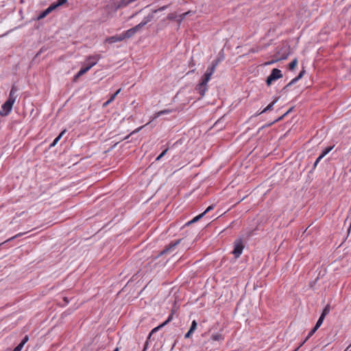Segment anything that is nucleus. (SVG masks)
Returning a JSON list of instances; mask_svg holds the SVG:
<instances>
[{
    "label": "nucleus",
    "instance_id": "55",
    "mask_svg": "<svg viewBox=\"0 0 351 351\" xmlns=\"http://www.w3.org/2000/svg\"><path fill=\"white\" fill-rule=\"evenodd\" d=\"M288 88H285V86L282 88V90H287Z\"/></svg>",
    "mask_w": 351,
    "mask_h": 351
},
{
    "label": "nucleus",
    "instance_id": "11",
    "mask_svg": "<svg viewBox=\"0 0 351 351\" xmlns=\"http://www.w3.org/2000/svg\"><path fill=\"white\" fill-rule=\"evenodd\" d=\"M87 65L86 66L90 70L93 66L97 64V58L95 56H88L86 59Z\"/></svg>",
    "mask_w": 351,
    "mask_h": 351
},
{
    "label": "nucleus",
    "instance_id": "35",
    "mask_svg": "<svg viewBox=\"0 0 351 351\" xmlns=\"http://www.w3.org/2000/svg\"><path fill=\"white\" fill-rule=\"evenodd\" d=\"M28 340H29V337H28V335H25V336L23 338L22 341H21V343H21V344H23V346H24V345H25V344L28 341Z\"/></svg>",
    "mask_w": 351,
    "mask_h": 351
},
{
    "label": "nucleus",
    "instance_id": "21",
    "mask_svg": "<svg viewBox=\"0 0 351 351\" xmlns=\"http://www.w3.org/2000/svg\"><path fill=\"white\" fill-rule=\"evenodd\" d=\"M330 311V304H327L324 308L321 315L325 317L329 313Z\"/></svg>",
    "mask_w": 351,
    "mask_h": 351
},
{
    "label": "nucleus",
    "instance_id": "24",
    "mask_svg": "<svg viewBox=\"0 0 351 351\" xmlns=\"http://www.w3.org/2000/svg\"><path fill=\"white\" fill-rule=\"evenodd\" d=\"M178 19V15H177L176 13H170L167 16V19H168L169 21H173V20L177 21Z\"/></svg>",
    "mask_w": 351,
    "mask_h": 351
},
{
    "label": "nucleus",
    "instance_id": "10",
    "mask_svg": "<svg viewBox=\"0 0 351 351\" xmlns=\"http://www.w3.org/2000/svg\"><path fill=\"white\" fill-rule=\"evenodd\" d=\"M318 328H316V326H315L311 330V331L308 332L307 337H306V339L300 343V345L293 350V351H298V349L302 346V345L311 337L313 335V334L317 330Z\"/></svg>",
    "mask_w": 351,
    "mask_h": 351
},
{
    "label": "nucleus",
    "instance_id": "56",
    "mask_svg": "<svg viewBox=\"0 0 351 351\" xmlns=\"http://www.w3.org/2000/svg\"><path fill=\"white\" fill-rule=\"evenodd\" d=\"M288 88H285V86L282 88V90H287Z\"/></svg>",
    "mask_w": 351,
    "mask_h": 351
},
{
    "label": "nucleus",
    "instance_id": "52",
    "mask_svg": "<svg viewBox=\"0 0 351 351\" xmlns=\"http://www.w3.org/2000/svg\"><path fill=\"white\" fill-rule=\"evenodd\" d=\"M64 300L66 302V303H68V302H69V300H68L67 298H64Z\"/></svg>",
    "mask_w": 351,
    "mask_h": 351
},
{
    "label": "nucleus",
    "instance_id": "25",
    "mask_svg": "<svg viewBox=\"0 0 351 351\" xmlns=\"http://www.w3.org/2000/svg\"><path fill=\"white\" fill-rule=\"evenodd\" d=\"M145 25V23L141 21L140 23H138L136 26L133 27L132 28L134 29V30L136 33L137 32L140 31L142 29V27H144Z\"/></svg>",
    "mask_w": 351,
    "mask_h": 351
},
{
    "label": "nucleus",
    "instance_id": "7",
    "mask_svg": "<svg viewBox=\"0 0 351 351\" xmlns=\"http://www.w3.org/2000/svg\"><path fill=\"white\" fill-rule=\"evenodd\" d=\"M168 5H164L160 7L158 9L154 10L152 13L149 14L147 16H146L143 20L142 21L143 23H145V25H147L149 22L153 21L155 19L154 14L157 13L158 12L163 11L165 9H167Z\"/></svg>",
    "mask_w": 351,
    "mask_h": 351
},
{
    "label": "nucleus",
    "instance_id": "9",
    "mask_svg": "<svg viewBox=\"0 0 351 351\" xmlns=\"http://www.w3.org/2000/svg\"><path fill=\"white\" fill-rule=\"evenodd\" d=\"M123 39L122 34L120 35H115L108 37L106 39V42L108 43H114L117 42L122 41Z\"/></svg>",
    "mask_w": 351,
    "mask_h": 351
},
{
    "label": "nucleus",
    "instance_id": "34",
    "mask_svg": "<svg viewBox=\"0 0 351 351\" xmlns=\"http://www.w3.org/2000/svg\"><path fill=\"white\" fill-rule=\"evenodd\" d=\"M66 2H67V0H57V1L56 3L60 7V6L65 4Z\"/></svg>",
    "mask_w": 351,
    "mask_h": 351
},
{
    "label": "nucleus",
    "instance_id": "36",
    "mask_svg": "<svg viewBox=\"0 0 351 351\" xmlns=\"http://www.w3.org/2000/svg\"><path fill=\"white\" fill-rule=\"evenodd\" d=\"M24 346H23V344H21L19 343V345H17L14 349L13 350V351H21L22 348H23Z\"/></svg>",
    "mask_w": 351,
    "mask_h": 351
},
{
    "label": "nucleus",
    "instance_id": "32",
    "mask_svg": "<svg viewBox=\"0 0 351 351\" xmlns=\"http://www.w3.org/2000/svg\"><path fill=\"white\" fill-rule=\"evenodd\" d=\"M171 112H172V110H169V109L161 110L159 112H158V117H159V116H160L162 114H169Z\"/></svg>",
    "mask_w": 351,
    "mask_h": 351
},
{
    "label": "nucleus",
    "instance_id": "40",
    "mask_svg": "<svg viewBox=\"0 0 351 351\" xmlns=\"http://www.w3.org/2000/svg\"><path fill=\"white\" fill-rule=\"evenodd\" d=\"M193 333V332H191V330H189V331L185 334L184 338H186V339L190 338Z\"/></svg>",
    "mask_w": 351,
    "mask_h": 351
},
{
    "label": "nucleus",
    "instance_id": "37",
    "mask_svg": "<svg viewBox=\"0 0 351 351\" xmlns=\"http://www.w3.org/2000/svg\"><path fill=\"white\" fill-rule=\"evenodd\" d=\"M220 62H220V60H219L218 58H216V59H215V60L212 62L211 64H213V66H215V67H217V65H218Z\"/></svg>",
    "mask_w": 351,
    "mask_h": 351
},
{
    "label": "nucleus",
    "instance_id": "23",
    "mask_svg": "<svg viewBox=\"0 0 351 351\" xmlns=\"http://www.w3.org/2000/svg\"><path fill=\"white\" fill-rule=\"evenodd\" d=\"M298 64V60L297 58L293 59L289 64V69L292 71L293 70Z\"/></svg>",
    "mask_w": 351,
    "mask_h": 351
},
{
    "label": "nucleus",
    "instance_id": "17",
    "mask_svg": "<svg viewBox=\"0 0 351 351\" xmlns=\"http://www.w3.org/2000/svg\"><path fill=\"white\" fill-rule=\"evenodd\" d=\"M66 132V130H62L60 134L53 140V141L50 144L49 147H52L55 146L57 143L60 140L63 134Z\"/></svg>",
    "mask_w": 351,
    "mask_h": 351
},
{
    "label": "nucleus",
    "instance_id": "16",
    "mask_svg": "<svg viewBox=\"0 0 351 351\" xmlns=\"http://www.w3.org/2000/svg\"><path fill=\"white\" fill-rule=\"evenodd\" d=\"M203 217H204V213H201V214L198 215L197 216L195 217L193 219H191V221H189L187 223H186L184 224V226H189V225H191L192 223H194L198 221Z\"/></svg>",
    "mask_w": 351,
    "mask_h": 351
},
{
    "label": "nucleus",
    "instance_id": "19",
    "mask_svg": "<svg viewBox=\"0 0 351 351\" xmlns=\"http://www.w3.org/2000/svg\"><path fill=\"white\" fill-rule=\"evenodd\" d=\"M305 73H306L305 69L304 68H302V69L299 73L298 75L292 80V82H297L299 80H300L304 76Z\"/></svg>",
    "mask_w": 351,
    "mask_h": 351
},
{
    "label": "nucleus",
    "instance_id": "20",
    "mask_svg": "<svg viewBox=\"0 0 351 351\" xmlns=\"http://www.w3.org/2000/svg\"><path fill=\"white\" fill-rule=\"evenodd\" d=\"M333 147H334V146H328V147H326L322 151V152L321 153V154L319 156L323 158L326 154H328L332 149Z\"/></svg>",
    "mask_w": 351,
    "mask_h": 351
},
{
    "label": "nucleus",
    "instance_id": "5",
    "mask_svg": "<svg viewBox=\"0 0 351 351\" xmlns=\"http://www.w3.org/2000/svg\"><path fill=\"white\" fill-rule=\"evenodd\" d=\"M173 313L172 312L168 317V318L167 319L166 321H165L163 323H162L161 324H160L159 326H158L157 327H155L154 328H153L151 332H149V336L147 337V340L148 341L150 338H151V336L152 335V334H154V332H157L159 329L162 328V327H164L165 325H167L168 323H169L172 319H173ZM147 344H148V342L146 341L145 342V346H144V349H143V351H145L147 348Z\"/></svg>",
    "mask_w": 351,
    "mask_h": 351
},
{
    "label": "nucleus",
    "instance_id": "43",
    "mask_svg": "<svg viewBox=\"0 0 351 351\" xmlns=\"http://www.w3.org/2000/svg\"><path fill=\"white\" fill-rule=\"evenodd\" d=\"M141 128H138L137 130L133 131L132 132H131L129 135H128L127 136H125L123 139H128L129 138V136L134 134V133H136V132H138Z\"/></svg>",
    "mask_w": 351,
    "mask_h": 351
},
{
    "label": "nucleus",
    "instance_id": "44",
    "mask_svg": "<svg viewBox=\"0 0 351 351\" xmlns=\"http://www.w3.org/2000/svg\"><path fill=\"white\" fill-rule=\"evenodd\" d=\"M6 101H8V103H10V104H12L13 106V104H14L15 101H14L13 99H11L10 98H8V99L6 100Z\"/></svg>",
    "mask_w": 351,
    "mask_h": 351
},
{
    "label": "nucleus",
    "instance_id": "50",
    "mask_svg": "<svg viewBox=\"0 0 351 351\" xmlns=\"http://www.w3.org/2000/svg\"><path fill=\"white\" fill-rule=\"evenodd\" d=\"M277 61H278L277 60H271V61H269V62H268L265 63V64H273V63H274V62H277Z\"/></svg>",
    "mask_w": 351,
    "mask_h": 351
},
{
    "label": "nucleus",
    "instance_id": "27",
    "mask_svg": "<svg viewBox=\"0 0 351 351\" xmlns=\"http://www.w3.org/2000/svg\"><path fill=\"white\" fill-rule=\"evenodd\" d=\"M48 15V13L46 11V10H45L44 11L41 12L40 13V14L38 15L37 19L38 20H40V19H44L45 17H46Z\"/></svg>",
    "mask_w": 351,
    "mask_h": 351
},
{
    "label": "nucleus",
    "instance_id": "6",
    "mask_svg": "<svg viewBox=\"0 0 351 351\" xmlns=\"http://www.w3.org/2000/svg\"><path fill=\"white\" fill-rule=\"evenodd\" d=\"M183 241V239H180L173 241H171L169 245H166L165 248L160 252L159 255L162 256L165 254H167L168 252H170L173 250H174L175 247L179 245L180 243H182Z\"/></svg>",
    "mask_w": 351,
    "mask_h": 351
},
{
    "label": "nucleus",
    "instance_id": "1",
    "mask_svg": "<svg viewBox=\"0 0 351 351\" xmlns=\"http://www.w3.org/2000/svg\"><path fill=\"white\" fill-rule=\"evenodd\" d=\"M213 74L206 71L205 73L202 76L200 82L196 85L195 90L199 94L201 97L205 95L206 92L208 90V82L210 80Z\"/></svg>",
    "mask_w": 351,
    "mask_h": 351
},
{
    "label": "nucleus",
    "instance_id": "39",
    "mask_svg": "<svg viewBox=\"0 0 351 351\" xmlns=\"http://www.w3.org/2000/svg\"><path fill=\"white\" fill-rule=\"evenodd\" d=\"M219 60H220V62H222L224 60V56L223 53H219L217 57Z\"/></svg>",
    "mask_w": 351,
    "mask_h": 351
},
{
    "label": "nucleus",
    "instance_id": "42",
    "mask_svg": "<svg viewBox=\"0 0 351 351\" xmlns=\"http://www.w3.org/2000/svg\"><path fill=\"white\" fill-rule=\"evenodd\" d=\"M116 97V94L112 95L108 99V102H112V101H114Z\"/></svg>",
    "mask_w": 351,
    "mask_h": 351
},
{
    "label": "nucleus",
    "instance_id": "54",
    "mask_svg": "<svg viewBox=\"0 0 351 351\" xmlns=\"http://www.w3.org/2000/svg\"><path fill=\"white\" fill-rule=\"evenodd\" d=\"M190 64H191V66H195V63H194V62H191V63H190Z\"/></svg>",
    "mask_w": 351,
    "mask_h": 351
},
{
    "label": "nucleus",
    "instance_id": "28",
    "mask_svg": "<svg viewBox=\"0 0 351 351\" xmlns=\"http://www.w3.org/2000/svg\"><path fill=\"white\" fill-rule=\"evenodd\" d=\"M197 322L195 320H193L191 323V327L189 328V330H191V332H193L196 330L197 328Z\"/></svg>",
    "mask_w": 351,
    "mask_h": 351
},
{
    "label": "nucleus",
    "instance_id": "31",
    "mask_svg": "<svg viewBox=\"0 0 351 351\" xmlns=\"http://www.w3.org/2000/svg\"><path fill=\"white\" fill-rule=\"evenodd\" d=\"M322 159V158L320 156H319L318 158L316 159L315 162H314V165H313V169L311 171V172H312V171L314 170L316 168L317 164L319 162V161Z\"/></svg>",
    "mask_w": 351,
    "mask_h": 351
},
{
    "label": "nucleus",
    "instance_id": "12",
    "mask_svg": "<svg viewBox=\"0 0 351 351\" xmlns=\"http://www.w3.org/2000/svg\"><path fill=\"white\" fill-rule=\"evenodd\" d=\"M136 34L134 29L132 27L127 31L122 33L123 39L130 38Z\"/></svg>",
    "mask_w": 351,
    "mask_h": 351
},
{
    "label": "nucleus",
    "instance_id": "26",
    "mask_svg": "<svg viewBox=\"0 0 351 351\" xmlns=\"http://www.w3.org/2000/svg\"><path fill=\"white\" fill-rule=\"evenodd\" d=\"M324 318L325 317L322 315L319 316V317L315 324L316 328H319L321 326V325L322 324V323L324 320Z\"/></svg>",
    "mask_w": 351,
    "mask_h": 351
},
{
    "label": "nucleus",
    "instance_id": "38",
    "mask_svg": "<svg viewBox=\"0 0 351 351\" xmlns=\"http://www.w3.org/2000/svg\"><path fill=\"white\" fill-rule=\"evenodd\" d=\"M49 6L53 11L59 7L56 2L51 3Z\"/></svg>",
    "mask_w": 351,
    "mask_h": 351
},
{
    "label": "nucleus",
    "instance_id": "14",
    "mask_svg": "<svg viewBox=\"0 0 351 351\" xmlns=\"http://www.w3.org/2000/svg\"><path fill=\"white\" fill-rule=\"evenodd\" d=\"M89 70L88 69V68H86V66L85 67H82L80 69V70L76 73V75H75L74 77H73V81L74 82H76L77 80L82 76L84 74H85L86 72H88Z\"/></svg>",
    "mask_w": 351,
    "mask_h": 351
},
{
    "label": "nucleus",
    "instance_id": "33",
    "mask_svg": "<svg viewBox=\"0 0 351 351\" xmlns=\"http://www.w3.org/2000/svg\"><path fill=\"white\" fill-rule=\"evenodd\" d=\"M23 234H25V232H20V233L16 234L15 236L11 237L10 239H8L6 241H10L13 240V239H14L16 238L20 237L23 236Z\"/></svg>",
    "mask_w": 351,
    "mask_h": 351
},
{
    "label": "nucleus",
    "instance_id": "22",
    "mask_svg": "<svg viewBox=\"0 0 351 351\" xmlns=\"http://www.w3.org/2000/svg\"><path fill=\"white\" fill-rule=\"evenodd\" d=\"M190 14V12H184L182 14L178 15V19H177V21L179 24L182 23V21L185 19V17Z\"/></svg>",
    "mask_w": 351,
    "mask_h": 351
},
{
    "label": "nucleus",
    "instance_id": "3",
    "mask_svg": "<svg viewBox=\"0 0 351 351\" xmlns=\"http://www.w3.org/2000/svg\"><path fill=\"white\" fill-rule=\"evenodd\" d=\"M281 77H282V73L281 71L276 68L273 69L271 71V73L266 79V84L269 86L274 81H276Z\"/></svg>",
    "mask_w": 351,
    "mask_h": 351
},
{
    "label": "nucleus",
    "instance_id": "41",
    "mask_svg": "<svg viewBox=\"0 0 351 351\" xmlns=\"http://www.w3.org/2000/svg\"><path fill=\"white\" fill-rule=\"evenodd\" d=\"M213 205L209 206L206 209V210H205L204 212H203L202 213H204V215L206 213L209 212L210 210H213Z\"/></svg>",
    "mask_w": 351,
    "mask_h": 351
},
{
    "label": "nucleus",
    "instance_id": "48",
    "mask_svg": "<svg viewBox=\"0 0 351 351\" xmlns=\"http://www.w3.org/2000/svg\"><path fill=\"white\" fill-rule=\"evenodd\" d=\"M46 11L47 12L48 14L51 12L53 10L52 9L50 8V6H49L47 9H46Z\"/></svg>",
    "mask_w": 351,
    "mask_h": 351
},
{
    "label": "nucleus",
    "instance_id": "47",
    "mask_svg": "<svg viewBox=\"0 0 351 351\" xmlns=\"http://www.w3.org/2000/svg\"><path fill=\"white\" fill-rule=\"evenodd\" d=\"M46 11L47 12L48 14L51 12L53 10L52 9L50 8V6H49L47 9H46Z\"/></svg>",
    "mask_w": 351,
    "mask_h": 351
},
{
    "label": "nucleus",
    "instance_id": "46",
    "mask_svg": "<svg viewBox=\"0 0 351 351\" xmlns=\"http://www.w3.org/2000/svg\"><path fill=\"white\" fill-rule=\"evenodd\" d=\"M295 82H292V80L289 82L286 86H285V88H289L291 86H292L293 84H294Z\"/></svg>",
    "mask_w": 351,
    "mask_h": 351
},
{
    "label": "nucleus",
    "instance_id": "18",
    "mask_svg": "<svg viewBox=\"0 0 351 351\" xmlns=\"http://www.w3.org/2000/svg\"><path fill=\"white\" fill-rule=\"evenodd\" d=\"M17 90L18 89L16 88V87L15 86H12L8 97L15 101L16 98V95H15V93Z\"/></svg>",
    "mask_w": 351,
    "mask_h": 351
},
{
    "label": "nucleus",
    "instance_id": "13",
    "mask_svg": "<svg viewBox=\"0 0 351 351\" xmlns=\"http://www.w3.org/2000/svg\"><path fill=\"white\" fill-rule=\"evenodd\" d=\"M293 110V108H291L289 110H287L284 114H282V116H280V117H278V119H275L274 121H273L271 123H267V125H264L262 127V128H265V127H269V126H271L274 123L282 120L287 114H289L290 112H291V110Z\"/></svg>",
    "mask_w": 351,
    "mask_h": 351
},
{
    "label": "nucleus",
    "instance_id": "2",
    "mask_svg": "<svg viewBox=\"0 0 351 351\" xmlns=\"http://www.w3.org/2000/svg\"><path fill=\"white\" fill-rule=\"evenodd\" d=\"M244 248V245L243 242V239L241 238L237 239L234 241V249L232 253L234 254V258H238L243 252Z\"/></svg>",
    "mask_w": 351,
    "mask_h": 351
},
{
    "label": "nucleus",
    "instance_id": "49",
    "mask_svg": "<svg viewBox=\"0 0 351 351\" xmlns=\"http://www.w3.org/2000/svg\"><path fill=\"white\" fill-rule=\"evenodd\" d=\"M111 102H108V99L104 103L103 107H106L108 105H109Z\"/></svg>",
    "mask_w": 351,
    "mask_h": 351
},
{
    "label": "nucleus",
    "instance_id": "51",
    "mask_svg": "<svg viewBox=\"0 0 351 351\" xmlns=\"http://www.w3.org/2000/svg\"><path fill=\"white\" fill-rule=\"evenodd\" d=\"M121 92V88H119V90H117L114 94H116V96H117V95Z\"/></svg>",
    "mask_w": 351,
    "mask_h": 351
},
{
    "label": "nucleus",
    "instance_id": "15",
    "mask_svg": "<svg viewBox=\"0 0 351 351\" xmlns=\"http://www.w3.org/2000/svg\"><path fill=\"white\" fill-rule=\"evenodd\" d=\"M279 97H276L272 102H271L267 107H265L259 114L265 113L267 111L273 110L274 105L278 101Z\"/></svg>",
    "mask_w": 351,
    "mask_h": 351
},
{
    "label": "nucleus",
    "instance_id": "30",
    "mask_svg": "<svg viewBox=\"0 0 351 351\" xmlns=\"http://www.w3.org/2000/svg\"><path fill=\"white\" fill-rule=\"evenodd\" d=\"M168 148H166L156 158V160H160L167 152Z\"/></svg>",
    "mask_w": 351,
    "mask_h": 351
},
{
    "label": "nucleus",
    "instance_id": "4",
    "mask_svg": "<svg viewBox=\"0 0 351 351\" xmlns=\"http://www.w3.org/2000/svg\"><path fill=\"white\" fill-rule=\"evenodd\" d=\"M224 337L221 333H216L211 335L209 339L206 341L202 346V350H207L209 347L206 346L207 344H213V341H222Z\"/></svg>",
    "mask_w": 351,
    "mask_h": 351
},
{
    "label": "nucleus",
    "instance_id": "29",
    "mask_svg": "<svg viewBox=\"0 0 351 351\" xmlns=\"http://www.w3.org/2000/svg\"><path fill=\"white\" fill-rule=\"evenodd\" d=\"M217 67H215V66H213V64H210V66H209L207 69H206V71H208V73H210L211 74H213L214 72L215 71V69H216Z\"/></svg>",
    "mask_w": 351,
    "mask_h": 351
},
{
    "label": "nucleus",
    "instance_id": "8",
    "mask_svg": "<svg viewBox=\"0 0 351 351\" xmlns=\"http://www.w3.org/2000/svg\"><path fill=\"white\" fill-rule=\"evenodd\" d=\"M12 105L8 103V101H5L1 106L2 108V114L1 116H6L8 115L12 109Z\"/></svg>",
    "mask_w": 351,
    "mask_h": 351
},
{
    "label": "nucleus",
    "instance_id": "53",
    "mask_svg": "<svg viewBox=\"0 0 351 351\" xmlns=\"http://www.w3.org/2000/svg\"><path fill=\"white\" fill-rule=\"evenodd\" d=\"M113 351H119V348H116Z\"/></svg>",
    "mask_w": 351,
    "mask_h": 351
},
{
    "label": "nucleus",
    "instance_id": "45",
    "mask_svg": "<svg viewBox=\"0 0 351 351\" xmlns=\"http://www.w3.org/2000/svg\"><path fill=\"white\" fill-rule=\"evenodd\" d=\"M211 345H212V344H207V345H206V346H208V347H209V348H208L207 350H210H210H215V346H211Z\"/></svg>",
    "mask_w": 351,
    "mask_h": 351
}]
</instances>
